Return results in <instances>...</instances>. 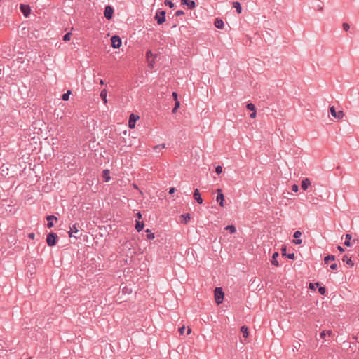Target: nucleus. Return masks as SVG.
<instances>
[{
    "label": "nucleus",
    "mask_w": 359,
    "mask_h": 359,
    "mask_svg": "<svg viewBox=\"0 0 359 359\" xmlns=\"http://www.w3.org/2000/svg\"><path fill=\"white\" fill-rule=\"evenodd\" d=\"M224 293L221 287H216L215 290V299L217 304L222 302Z\"/></svg>",
    "instance_id": "obj_1"
},
{
    "label": "nucleus",
    "mask_w": 359,
    "mask_h": 359,
    "mask_svg": "<svg viewBox=\"0 0 359 359\" xmlns=\"http://www.w3.org/2000/svg\"><path fill=\"white\" fill-rule=\"evenodd\" d=\"M180 103L179 100H175V107H177V109L180 107Z\"/></svg>",
    "instance_id": "obj_47"
},
{
    "label": "nucleus",
    "mask_w": 359,
    "mask_h": 359,
    "mask_svg": "<svg viewBox=\"0 0 359 359\" xmlns=\"http://www.w3.org/2000/svg\"><path fill=\"white\" fill-rule=\"evenodd\" d=\"M325 335H326V332L325 331L321 332L320 334V337L323 339L325 338Z\"/></svg>",
    "instance_id": "obj_49"
},
{
    "label": "nucleus",
    "mask_w": 359,
    "mask_h": 359,
    "mask_svg": "<svg viewBox=\"0 0 359 359\" xmlns=\"http://www.w3.org/2000/svg\"><path fill=\"white\" fill-rule=\"evenodd\" d=\"M62 39L65 41H67V33H66L65 34L63 35Z\"/></svg>",
    "instance_id": "obj_51"
},
{
    "label": "nucleus",
    "mask_w": 359,
    "mask_h": 359,
    "mask_svg": "<svg viewBox=\"0 0 359 359\" xmlns=\"http://www.w3.org/2000/svg\"><path fill=\"white\" fill-rule=\"evenodd\" d=\"M191 328L188 327L187 334H189L191 333Z\"/></svg>",
    "instance_id": "obj_57"
},
{
    "label": "nucleus",
    "mask_w": 359,
    "mask_h": 359,
    "mask_svg": "<svg viewBox=\"0 0 359 359\" xmlns=\"http://www.w3.org/2000/svg\"><path fill=\"white\" fill-rule=\"evenodd\" d=\"M136 216L139 219L142 218V214L140 212L136 214Z\"/></svg>",
    "instance_id": "obj_53"
},
{
    "label": "nucleus",
    "mask_w": 359,
    "mask_h": 359,
    "mask_svg": "<svg viewBox=\"0 0 359 359\" xmlns=\"http://www.w3.org/2000/svg\"><path fill=\"white\" fill-rule=\"evenodd\" d=\"M243 335L245 338H247L248 337V329L246 326H242L241 329Z\"/></svg>",
    "instance_id": "obj_28"
},
{
    "label": "nucleus",
    "mask_w": 359,
    "mask_h": 359,
    "mask_svg": "<svg viewBox=\"0 0 359 359\" xmlns=\"http://www.w3.org/2000/svg\"><path fill=\"white\" fill-rule=\"evenodd\" d=\"M144 226V224L143 222L137 221L136 224H135V229L137 232L141 231L143 229Z\"/></svg>",
    "instance_id": "obj_23"
},
{
    "label": "nucleus",
    "mask_w": 359,
    "mask_h": 359,
    "mask_svg": "<svg viewBox=\"0 0 359 359\" xmlns=\"http://www.w3.org/2000/svg\"><path fill=\"white\" fill-rule=\"evenodd\" d=\"M290 259H294V254L291 253L286 255Z\"/></svg>",
    "instance_id": "obj_44"
},
{
    "label": "nucleus",
    "mask_w": 359,
    "mask_h": 359,
    "mask_svg": "<svg viewBox=\"0 0 359 359\" xmlns=\"http://www.w3.org/2000/svg\"><path fill=\"white\" fill-rule=\"evenodd\" d=\"M278 252H274L272 256L271 264L276 266H279L278 262L277 260V257H278Z\"/></svg>",
    "instance_id": "obj_17"
},
{
    "label": "nucleus",
    "mask_w": 359,
    "mask_h": 359,
    "mask_svg": "<svg viewBox=\"0 0 359 359\" xmlns=\"http://www.w3.org/2000/svg\"><path fill=\"white\" fill-rule=\"evenodd\" d=\"M181 4L187 6L189 9H194L196 7L195 1L191 0H181Z\"/></svg>",
    "instance_id": "obj_12"
},
{
    "label": "nucleus",
    "mask_w": 359,
    "mask_h": 359,
    "mask_svg": "<svg viewBox=\"0 0 359 359\" xmlns=\"http://www.w3.org/2000/svg\"><path fill=\"white\" fill-rule=\"evenodd\" d=\"M100 83L101 85H103V84H104V81H103L102 79H100Z\"/></svg>",
    "instance_id": "obj_59"
},
{
    "label": "nucleus",
    "mask_w": 359,
    "mask_h": 359,
    "mask_svg": "<svg viewBox=\"0 0 359 359\" xmlns=\"http://www.w3.org/2000/svg\"><path fill=\"white\" fill-rule=\"evenodd\" d=\"M330 110L331 115L335 118L342 119L344 116V113L343 112V111H339L337 112L334 107L333 106L330 107Z\"/></svg>",
    "instance_id": "obj_6"
},
{
    "label": "nucleus",
    "mask_w": 359,
    "mask_h": 359,
    "mask_svg": "<svg viewBox=\"0 0 359 359\" xmlns=\"http://www.w3.org/2000/svg\"><path fill=\"white\" fill-rule=\"evenodd\" d=\"M217 196L216 200L219 203V206L224 207V196L223 194L222 190L221 189H217Z\"/></svg>",
    "instance_id": "obj_7"
},
{
    "label": "nucleus",
    "mask_w": 359,
    "mask_h": 359,
    "mask_svg": "<svg viewBox=\"0 0 359 359\" xmlns=\"http://www.w3.org/2000/svg\"><path fill=\"white\" fill-rule=\"evenodd\" d=\"M20 9L25 17L27 18L31 12V8L29 5L27 4H20Z\"/></svg>",
    "instance_id": "obj_10"
},
{
    "label": "nucleus",
    "mask_w": 359,
    "mask_h": 359,
    "mask_svg": "<svg viewBox=\"0 0 359 359\" xmlns=\"http://www.w3.org/2000/svg\"><path fill=\"white\" fill-rule=\"evenodd\" d=\"M126 289V287L125 288H123V290H125V292H127V290H125Z\"/></svg>",
    "instance_id": "obj_63"
},
{
    "label": "nucleus",
    "mask_w": 359,
    "mask_h": 359,
    "mask_svg": "<svg viewBox=\"0 0 359 359\" xmlns=\"http://www.w3.org/2000/svg\"><path fill=\"white\" fill-rule=\"evenodd\" d=\"M330 269L332 270H335L337 269V263H333L330 265Z\"/></svg>",
    "instance_id": "obj_38"
},
{
    "label": "nucleus",
    "mask_w": 359,
    "mask_h": 359,
    "mask_svg": "<svg viewBox=\"0 0 359 359\" xmlns=\"http://www.w3.org/2000/svg\"><path fill=\"white\" fill-rule=\"evenodd\" d=\"M165 147V144H158V145H156V146L154 147V149L156 150V149H160V148L164 149Z\"/></svg>",
    "instance_id": "obj_36"
},
{
    "label": "nucleus",
    "mask_w": 359,
    "mask_h": 359,
    "mask_svg": "<svg viewBox=\"0 0 359 359\" xmlns=\"http://www.w3.org/2000/svg\"><path fill=\"white\" fill-rule=\"evenodd\" d=\"M193 197L199 204L203 203V198H201V194L198 189H196L194 190Z\"/></svg>",
    "instance_id": "obj_13"
},
{
    "label": "nucleus",
    "mask_w": 359,
    "mask_h": 359,
    "mask_svg": "<svg viewBox=\"0 0 359 359\" xmlns=\"http://www.w3.org/2000/svg\"><path fill=\"white\" fill-rule=\"evenodd\" d=\"M132 247L133 244L130 241H126L123 244V251H125L126 249H128V251H130Z\"/></svg>",
    "instance_id": "obj_24"
},
{
    "label": "nucleus",
    "mask_w": 359,
    "mask_h": 359,
    "mask_svg": "<svg viewBox=\"0 0 359 359\" xmlns=\"http://www.w3.org/2000/svg\"><path fill=\"white\" fill-rule=\"evenodd\" d=\"M82 236V232L80 231L76 226L74 225L72 228H70L69 231V237H74L76 239Z\"/></svg>",
    "instance_id": "obj_4"
},
{
    "label": "nucleus",
    "mask_w": 359,
    "mask_h": 359,
    "mask_svg": "<svg viewBox=\"0 0 359 359\" xmlns=\"http://www.w3.org/2000/svg\"><path fill=\"white\" fill-rule=\"evenodd\" d=\"M68 35H69V39H70V35H71V33H70V32H69V33H68Z\"/></svg>",
    "instance_id": "obj_61"
},
{
    "label": "nucleus",
    "mask_w": 359,
    "mask_h": 359,
    "mask_svg": "<svg viewBox=\"0 0 359 359\" xmlns=\"http://www.w3.org/2000/svg\"><path fill=\"white\" fill-rule=\"evenodd\" d=\"M172 97H174L175 101V100H177V93L176 92H173V93H172Z\"/></svg>",
    "instance_id": "obj_48"
},
{
    "label": "nucleus",
    "mask_w": 359,
    "mask_h": 359,
    "mask_svg": "<svg viewBox=\"0 0 359 359\" xmlns=\"http://www.w3.org/2000/svg\"><path fill=\"white\" fill-rule=\"evenodd\" d=\"M225 229L229 231L231 233H234L236 231L234 225H228L225 227Z\"/></svg>",
    "instance_id": "obj_29"
},
{
    "label": "nucleus",
    "mask_w": 359,
    "mask_h": 359,
    "mask_svg": "<svg viewBox=\"0 0 359 359\" xmlns=\"http://www.w3.org/2000/svg\"><path fill=\"white\" fill-rule=\"evenodd\" d=\"M309 288L310 289H314V284L313 283H309Z\"/></svg>",
    "instance_id": "obj_54"
},
{
    "label": "nucleus",
    "mask_w": 359,
    "mask_h": 359,
    "mask_svg": "<svg viewBox=\"0 0 359 359\" xmlns=\"http://www.w3.org/2000/svg\"><path fill=\"white\" fill-rule=\"evenodd\" d=\"M165 4L168 6L170 8H173L175 6L174 3H172L170 1H168V0L165 1Z\"/></svg>",
    "instance_id": "obj_32"
},
{
    "label": "nucleus",
    "mask_w": 359,
    "mask_h": 359,
    "mask_svg": "<svg viewBox=\"0 0 359 359\" xmlns=\"http://www.w3.org/2000/svg\"><path fill=\"white\" fill-rule=\"evenodd\" d=\"M310 185L311 181L308 178H306L302 181L301 187L303 190L306 191Z\"/></svg>",
    "instance_id": "obj_15"
},
{
    "label": "nucleus",
    "mask_w": 359,
    "mask_h": 359,
    "mask_svg": "<svg viewBox=\"0 0 359 359\" xmlns=\"http://www.w3.org/2000/svg\"><path fill=\"white\" fill-rule=\"evenodd\" d=\"M342 27L343 29L346 32H347L350 29V25L346 22L343 23Z\"/></svg>",
    "instance_id": "obj_33"
},
{
    "label": "nucleus",
    "mask_w": 359,
    "mask_h": 359,
    "mask_svg": "<svg viewBox=\"0 0 359 359\" xmlns=\"http://www.w3.org/2000/svg\"><path fill=\"white\" fill-rule=\"evenodd\" d=\"M114 14V8L111 6H107L104 8V15L107 20L112 18Z\"/></svg>",
    "instance_id": "obj_9"
},
{
    "label": "nucleus",
    "mask_w": 359,
    "mask_h": 359,
    "mask_svg": "<svg viewBox=\"0 0 359 359\" xmlns=\"http://www.w3.org/2000/svg\"><path fill=\"white\" fill-rule=\"evenodd\" d=\"M46 219L48 222L46 226L48 229H51L52 227L54 226L53 220H55V222L58 221L57 217H55V215H47Z\"/></svg>",
    "instance_id": "obj_8"
},
{
    "label": "nucleus",
    "mask_w": 359,
    "mask_h": 359,
    "mask_svg": "<svg viewBox=\"0 0 359 359\" xmlns=\"http://www.w3.org/2000/svg\"><path fill=\"white\" fill-rule=\"evenodd\" d=\"M177 110V108L174 107V108H173V109H172V112L173 114H175V113H176Z\"/></svg>",
    "instance_id": "obj_56"
},
{
    "label": "nucleus",
    "mask_w": 359,
    "mask_h": 359,
    "mask_svg": "<svg viewBox=\"0 0 359 359\" xmlns=\"http://www.w3.org/2000/svg\"><path fill=\"white\" fill-rule=\"evenodd\" d=\"M292 190L294 191V192H297L299 191V186L297 184H293L292 186Z\"/></svg>",
    "instance_id": "obj_35"
},
{
    "label": "nucleus",
    "mask_w": 359,
    "mask_h": 359,
    "mask_svg": "<svg viewBox=\"0 0 359 359\" xmlns=\"http://www.w3.org/2000/svg\"><path fill=\"white\" fill-rule=\"evenodd\" d=\"M184 331H185V327L184 326H182V327H181L179 329V332H180V334H184Z\"/></svg>",
    "instance_id": "obj_40"
},
{
    "label": "nucleus",
    "mask_w": 359,
    "mask_h": 359,
    "mask_svg": "<svg viewBox=\"0 0 359 359\" xmlns=\"http://www.w3.org/2000/svg\"><path fill=\"white\" fill-rule=\"evenodd\" d=\"M317 9L320 11H323V6L322 4V3L319 4L317 5Z\"/></svg>",
    "instance_id": "obj_39"
},
{
    "label": "nucleus",
    "mask_w": 359,
    "mask_h": 359,
    "mask_svg": "<svg viewBox=\"0 0 359 359\" xmlns=\"http://www.w3.org/2000/svg\"><path fill=\"white\" fill-rule=\"evenodd\" d=\"M180 217L182 218V222L184 224H187L191 219L190 214L189 213L181 215Z\"/></svg>",
    "instance_id": "obj_20"
},
{
    "label": "nucleus",
    "mask_w": 359,
    "mask_h": 359,
    "mask_svg": "<svg viewBox=\"0 0 359 359\" xmlns=\"http://www.w3.org/2000/svg\"><path fill=\"white\" fill-rule=\"evenodd\" d=\"M151 55H152V53H151V50H147L146 52V57H147V59H149V57L151 56Z\"/></svg>",
    "instance_id": "obj_43"
},
{
    "label": "nucleus",
    "mask_w": 359,
    "mask_h": 359,
    "mask_svg": "<svg viewBox=\"0 0 359 359\" xmlns=\"http://www.w3.org/2000/svg\"><path fill=\"white\" fill-rule=\"evenodd\" d=\"M184 11H182V10H178V11H177L175 12V16H177V17L180 16V15H184Z\"/></svg>",
    "instance_id": "obj_37"
},
{
    "label": "nucleus",
    "mask_w": 359,
    "mask_h": 359,
    "mask_svg": "<svg viewBox=\"0 0 359 359\" xmlns=\"http://www.w3.org/2000/svg\"><path fill=\"white\" fill-rule=\"evenodd\" d=\"M300 346H301L300 343L297 341V342H296V344L293 345V347L296 350H298V348L300 347Z\"/></svg>",
    "instance_id": "obj_41"
},
{
    "label": "nucleus",
    "mask_w": 359,
    "mask_h": 359,
    "mask_svg": "<svg viewBox=\"0 0 359 359\" xmlns=\"http://www.w3.org/2000/svg\"><path fill=\"white\" fill-rule=\"evenodd\" d=\"M111 46L116 49L119 48L122 43L121 38L117 35L113 36L111 38Z\"/></svg>",
    "instance_id": "obj_5"
},
{
    "label": "nucleus",
    "mask_w": 359,
    "mask_h": 359,
    "mask_svg": "<svg viewBox=\"0 0 359 359\" xmlns=\"http://www.w3.org/2000/svg\"><path fill=\"white\" fill-rule=\"evenodd\" d=\"M175 189L174 187H172V188L170 189L169 193L170 194H173L175 192Z\"/></svg>",
    "instance_id": "obj_52"
},
{
    "label": "nucleus",
    "mask_w": 359,
    "mask_h": 359,
    "mask_svg": "<svg viewBox=\"0 0 359 359\" xmlns=\"http://www.w3.org/2000/svg\"><path fill=\"white\" fill-rule=\"evenodd\" d=\"M315 285H316L317 287H318V292L320 294L322 295H324L326 292V289L325 287H321L320 285V283H315Z\"/></svg>",
    "instance_id": "obj_26"
},
{
    "label": "nucleus",
    "mask_w": 359,
    "mask_h": 359,
    "mask_svg": "<svg viewBox=\"0 0 359 359\" xmlns=\"http://www.w3.org/2000/svg\"><path fill=\"white\" fill-rule=\"evenodd\" d=\"M126 289V287L125 288H123V290H125V292H127V290H125Z\"/></svg>",
    "instance_id": "obj_64"
},
{
    "label": "nucleus",
    "mask_w": 359,
    "mask_h": 359,
    "mask_svg": "<svg viewBox=\"0 0 359 359\" xmlns=\"http://www.w3.org/2000/svg\"><path fill=\"white\" fill-rule=\"evenodd\" d=\"M214 25L218 29H222L224 27V22L222 19L219 18L215 19Z\"/></svg>",
    "instance_id": "obj_16"
},
{
    "label": "nucleus",
    "mask_w": 359,
    "mask_h": 359,
    "mask_svg": "<svg viewBox=\"0 0 359 359\" xmlns=\"http://www.w3.org/2000/svg\"><path fill=\"white\" fill-rule=\"evenodd\" d=\"M28 238L33 240L35 238V234L34 233H29L28 234Z\"/></svg>",
    "instance_id": "obj_42"
},
{
    "label": "nucleus",
    "mask_w": 359,
    "mask_h": 359,
    "mask_svg": "<svg viewBox=\"0 0 359 359\" xmlns=\"http://www.w3.org/2000/svg\"><path fill=\"white\" fill-rule=\"evenodd\" d=\"M256 115H257V112H256V111H252V112L250 114V117L251 118H255L256 117Z\"/></svg>",
    "instance_id": "obj_45"
},
{
    "label": "nucleus",
    "mask_w": 359,
    "mask_h": 359,
    "mask_svg": "<svg viewBox=\"0 0 359 359\" xmlns=\"http://www.w3.org/2000/svg\"><path fill=\"white\" fill-rule=\"evenodd\" d=\"M337 249L341 252H344V249L341 246H340V245H338Z\"/></svg>",
    "instance_id": "obj_50"
},
{
    "label": "nucleus",
    "mask_w": 359,
    "mask_h": 359,
    "mask_svg": "<svg viewBox=\"0 0 359 359\" xmlns=\"http://www.w3.org/2000/svg\"><path fill=\"white\" fill-rule=\"evenodd\" d=\"M107 91L106 89H103L101 93H100V97L102 98V100H103V102L104 104H107Z\"/></svg>",
    "instance_id": "obj_22"
},
{
    "label": "nucleus",
    "mask_w": 359,
    "mask_h": 359,
    "mask_svg": "<svg viewBox=\"0 0 359 359\" xmlns=\"http://www.w3.org/2000/svg\"><path fill=\"white\" fill-rule=\"evenodd\" d=\"M215 172L217 175H219L222 172V168L220 165H218L215 168Z\"/></svg>",
    "instance_id": "obj_34"
},
{
    "label": "nucleus",
    "mask_w": 359,
    "mask_h": 359,
    "mask_svg": "<svg viewBox=\"0 0 359 359\" xmlns=\"http://www.w3.org/2000/svg\"><path fill=\"white\" fill-rule=\"evenodd\" d=\"M302 236V232L299 231H297L294 233V238H295L293 242L297 244V245H300L302 243V239H300L299 238L301 237Z\"/></svg>",
    "instance_id": "obj_14"
},
{
    "label": "nucleus",
    "mask_w": 359,
    "mask_h": 359,
    "mask_svg": "<svg viewBox=\"0 0 359 359\" xmlns=\"http://www.w3.org/2000/svg\"><path fill=\"white\" fill-rule=\"evenodd\" d=\"M335 259V256L332 255H329L324 258V262L325 264H327L330 261H334Z\"/></svg>",
    "instance_id": "obj_27"
},
{
    "label": "nucleus",
    "mask_w": 359,
    "mask_h": 359,
    "mask_svg": "<svg viewBox=\"0 0 359 359\" xmlns=\"http://www.w3.org/2000/svg\"><path fill=\"white\" fill-rule=\"evenodd\" d=\"M134 251H132V252H126V255L128 256L129 254L130 255V256H133V254H134Z\"/></svg>",
    "instance_id": "obj_55"
},
{
    "label": "nucleus",
    "mask_w": 359,
    "mask_h": 359,
    "mask_svg": "<svg viewBox=\"0 0 359 359\" xmlns=\"http://www.w3.org/2000/svg\"><path fill=\"white\" fill-rule=\"evenodd\" d=\"M146 232L148 233L147 235V238L148 240H152L154 238V234L151 233L149 229H147Z\"/></svg>",
    "instance_id": "obj_30"
},
{
    "label": "nucleus",
    "mask_w": 359,
    "mask_h": 359,
    "mask_svg": "<svg viewBox=\"0 0 359 359\" xmlns=\"http://www.w3.org/2000/svg\"><path fill=\"white\" fill-rule=\"evenodd\" d=\"M233 7L236 8V11L238 13H241L242 12V8L241 6V4L238 1H234L233 2Z\"/></svg>",
    "instance_id": "obj_19"
},
{
    "label": "nucleus",
    "mask_w": 359,
    "mask_h": 359,
    "mask_svg": "<svg viewBox=\"0 0 359 359\" xmlns=\"http://www.w3.org/2000/svg\"><path fill=\"white\" fill-rule=\"evenodd\" d=\"M342 261L345 262L351 267H353L354 266V262L352 261L351 258H348L347 255H344L343 257Z\"/></svg>",
    "instance_id": "obj_18"
},
{
    "label": "nucleus",
    "mask_w": 359,
    "mask_h": 359,
    "mask_svg": "<svg viewBox=\"0 0 359 359\" xmlns=\"http://www.w3.org/2000/svg\"><path fill=\"white\" fill-rule=\"evenodd\" d=\"M282 251H283V255H285L284 252L286 251V247L283 248Z\"/></svg>",
    "instance_id": "obj_58"
},
{
    "label": "nucleus",
    "mask_w": 359,
    "mask_h": 359,
    "mask_svg": "<svg viewBox=\"0 0 359 359\" xmlns=\"http://www.w3.org/2000/svg\"><path fill=\"white\" fill-rule=\"evenodd\" d=\"M351 235L349 234V233H347L346 234V236H345V242H344V245L347 247H350L351 245Z\"/></svg>",
    "instance_id": "obj_25"
},
{
    "label": "nucleus",
    "mask_w": 359,
    "mask_h": 359,
    "mask_svg": "<svg viewBox=\"0 0 359 359\" xmlns=\"http://www.w3.org/2000/svg\"><path fill=\"white\" fill-rule=\"evenodd\" d=\"M72 92L70 90H69V96L71 95Z\"/></svg>",
    "instance_id": "obj_62"
},
{
    "label": "nucleus",
    "mask_w": 359,
    "mask_h": 359,
    "mask_svg": "<svg viewBox=\"0 0 359 359\" xmlns=\"http://www.w3.org/2000/svg\"><path fill=\"white\" fill-rule=\"evenodd\" d=\"M62 98L64 101H67V93H65L62 95Z\"/></svg>",
    "instance_id": "obj_46"
},
{
    "label": "nucleus",
    "mask_w": 359,
    "mask_h": 359,
    "mask_svg": "<svg viewBox=\"0 0 359 359\" xmlns=\"http://www.w3.org/2000/svg\"><path fill=\"white\" fill-rule=\"evenodd\" d=\"M246 107L248 110H250L252 111H256V109H255V106L254 104L252 103H248L247 105H246Z\"/></svg>",
    "instance_id": "obj_31"
},
{
    "label": "nucleus",
    "mask_w": 359,
    "mask_h": 359,
    "mask_svg": "<svg viewBox=\"0 0 359 359\" xmlns=\"http://www.w3.org/2000/svg\"><path fill=\"white\" fill-rule=\"evenodd\" d=\"M327 334H328L329 335H331V334H332V332H331V331H328V332H327Z\"/></svg>",
    "instance_id": "obj_60"
},
{
    "label": "nucleus",
    "mask_w": 359,
    "mask_h": 359,
    "mask_svg": "<svg viewBox=\"0 0 359 359\" xmlns=\"http://www.w3.org/2000/svg\"><path fill=\"white\" fill-rule=\"evenodd\" d=\"M102 177L104 178L105 182H109L111 179L109 175V170H104L102 172Z\"/></svg>",
    "instance_id": "obj_21"
},
{
    "label": "nucleus",
    "mask_w": 359,
    "mask_h": 359,
    "mask_svg": "<svg viewBox=\"0 0 359 359\" xmlns=\"http://www.w3.org/2000/svg\"><path fill=\"white\" fill-rule=\"evenodd\" d=\"M137 119H139L138 116H135L133 114H130L128 121V127L130 128H134L135 127V122Z\"/></svg>",
    "instance_id": "obj_11"
},
{
    "label": "nucleus",
    "mask_w": 359,
    "mask_h": 359,
    "mask_svg": "<svg viewBox=\"0 0 359 359\" xmlns=\"http://www.w3.org/2000/svg\"><path fill=\"white\" fill-rule=\"evenodd\" d=\"M57 235L55 233L50 232L47 235L46 243L48 246H54L57 243Z\"/></svg>",
    "instance_id": "obj_2"
},
{
    "label": "nucleus",
    "mask_w": 359,
    "mask_h": 359,
    "mask_svg": "<svg viewBox=\"0 0 359 359\" xmlns=\"http://www.w3.org/2000/svg\"><path fill=\"white\" fill-rule=\"evenodd\" d=\"M154 19L158 25H162L165 22V11H157L154 16Z\"/></svg>",
    "instance_id": "obj_3"
}]
</instances>
